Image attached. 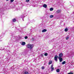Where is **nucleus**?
<instances>
[{"instance_id": "1", "label": "nucleus", "mask_w": 74, "mask_h": 74, "mask_svg": "<svg viewBox=\"0 0 74 74\" xmlns=\"http://www.w3.org/2000/svg\"><path fill=\"white\" fill-rule=\"evenodd\" d=\"M26 47L27 48H30L32 49L33 48V45L28 44L27 45Z\"/></svg>"}, {"instance_id": "2", "label": "nucleus", "mask_w": 74, "mask_h": 74, "mask_svg": "<svg viewBox=\"0 0 74 74\" xmlns=\"http://www.w3.org/2000/svg\"><path fill=\"white\" fill-rule=\"evenodd\" d=\"M58 58H59V57H58V56L57 55L55 56L54 58V59L55 60L56 62H57V61H58Z\"/></svg>"}, {"instance_id": "3", "label": "nucleus", "mask_w": 74, "mask_h": 74, "mask_svg": "<svg viewBox=\"0 0 74 74\" xmlns=\"http://www.w3.org/2000/svg\"><path fill=\"white\" fill-rule=\"evenodd\" d=\"M25 16V14L21 16V18H22V21H24V19H23V18H25V16Z\"/></svg>"}, {"instance_id": "4", "label": "nucleus", "mask_w": 74, "mask_h": 74, "mask_svg": "<svg viewBox=\"0 0 74 74\" xmlns=\"http://www.w3.org/2000/svg\"><path fill=\"white\" fill-rule=\"evenodd\" d=\"M62 57H63V53H60L59 54V57H58V58H62Z\"/></svg>"}, {"instance_id": "5", "label": "nucleus", "mask_w": 74, "mask_h": 74, "mask_svg": "<svg viewBox=\"0 0 74 74\" xmlns=\"http://www.w3.org/2000/svg\"><path fill=\"white\" fill-rule=\"evenodd\" d=\"M58 59H59L60 62H62V61L63 60V58H58Z\"/></svg>"}, {"instance_id": "6", "label": "nucleus", "mask_w": 74, "mask_h": 74, "mask_svg": "<svg viewBox=\"0 0 74 74\" xmlns=\"http://www.w3.org/2000/svg\"><path fill=\"white\" fill-rule=\"evenodd\" d=\"M51 71H53L54 69V68L53 67V64H51Z\"/></svg>"}, {"instance_id": "7", "label": "nucleus", "mask_w": 74, "mask_h": 74, "mask_svg": "<svg viewBox=\"0 0 74 74\" xmlns=\"http://www.w3.org/2000/svg\"><path fill=\"white\" fill-rule=\"evenodd\" d=\"M42 7H44V8H47V5L46 4H44L43 5Z\"/></svg>"}, {"instance_id": "8", "label": "nucleus", "mask_w": 74, "mask_h": 74, "mask_svg": "<svg viewBox=\"0 0 74 74\" xmlns=\"http://www.w3.org/2000/svg\"><path fill=\"white\" fill-rule=\"evenodd\" d=\"M47 30L46 29H44L42 31V32L44 33L45 32H47Z\"/></svg>"}, {"instance_id": "9", "label": "nucleus", "mask_w": 74, "mask_h": 74, "mask_svg": "<svg viewBox=\"0 0 74 74\" xmlns=\"http://www.w3.org/2000/svg\"><path fill=\"white\" fill-rule=\"evenodd\" d=\"M25 44H26V43L25 42H23L21 44V45H25Z\"/></svg>"}, {"instance_id": "10", "label": "nucleus", "mask_w": 74, "mask_h": 74, "mask_svg": "<svg viewBox=\"0 0 74 74\" xmlns=\"http://www.w3.org/2000/svg\"><path fill=\"white\" fill-rule=\"evenodd\" d=\"M11 34L12 37H14V36H15L14 34V33H11Z\"/></svg>"}, {"instance_id": "11", "label": "nucleus", "mask_w": 74, "mask_h": 74, "mask_svg": "<svg viewBox=\"0 0 74 74\" xmlns=\"http://www.w3.org/2000/svg\"><path fill=\"white\" fill-rule=\"evenodd\" d=\"M61 11V10H58L56 11L57 13H59Z\"/></svg>"}, {"instance_id": "12", "label": "nucleus", "mask_w": 74, "mask_h": 74, "mask_svg": "<svg viewBox=\"0 0 74 74\" xmlns=\"http://www.w3.org/2000/svg\"><path fill=\"white\" fill-rule=\"evenodd\" d=\"M12 22H16V19L15 18H14L12 19Z\"/></svg>"}, {"instance_id": "13", "label": "nucleus", "mask_w": 74, "mask_h": 74, "mask_svg": "<svg viewBox=\"0 0 74 74\" xmlns=\"http://www.w3.org/2000/svg\"><path fill=\"white\" fill-rule=\"evenodd\" d=\"M56 71L57 73H59V71H60V69H57Z\"/></svg>"}, {"instance_id": "14", "label": "nucleus", "mask_w": 74, "mask_h": 74, "mask_svg": "<svg viewBox=\"0 0 74 74\" xmlns=\"http://www.w3.org/2000/svg\"><path fill=\"white\" fill-rule=\"evenodd\" d=\"M53 8H51L50 9V11H53Z\"/></svg>"}, {"instance_id": "15", "label": "nucleus", "mask_w": 74, "mask_h": 74, "mask_svg": "<svg viewBox=\"0 0 74 74\" xmlns=\"http://www.w3.org/2000/svg\"><path fill=\"white\" fill-rule=\"evenodd\" d=\"M65 32H67L68 31V29H67V28H66L64 29Z\"/></svg>"}, {"instance_id": "16", "label": "nucleus", "mask_w": 74, "mask_h": 74, "mask_svg": "<svg viewBox=\"0 0 74 74\" xmlns=\"http://www.w3.org/2000/svg\"><path fill=\"white\" fill-rule=\"evenodd\" d=\"M24 74H29V73L26 71L24 72Z\"/></svg>"}, {"instance_id": "17", "label": "nucleus", "mask_w": 74, "mask_h": 74, "mask_svg": "<svg viewBox=\"0 0 74 74\" xmlns=\"http://www.w3.org/2000/svg\"><path fill=\"white\" fill-rule=\"evenodd\" d=\"M65 63H66V61H64L62 63V64H64Z\"/></svg>"}, {"instance_id": "18", "label": "nucleus", "mask_w": 74, "mask_h": 74, "mask_svg": "<svg viewBox=\"0 0 74 74\" xmlns=\"http://www.w3.org/2000/svg\"><path fill=\"white\" fill-rule=\"evenodd\" d=\"M53 17V15H51L50 16V17L51 18H52Z\"/></svg>"}, {"instance_id": "19", "label": "nucleus", "mask_w": 74, "mask_h": 74, "mask_svg": "<svg viewBox=\"0 0 74 74\" xmlns=\"http://www.w3.org/2000/svg\"><path fill=\"white\" fill-rule=\"evenodd\" d=\"M44 55H45V56H47L48 53H45L44 54Z\"/></svg>"}, {"instance_id": "20", "label": "nucleus", "mask_w": 74, "mask_h": 74, "mask_svg": "<svg viewBox=\"0 0 74 74\" xmlns=\"http://www.w3.org/2000/svg\"><path fill=\"white\" fill-rule=\"evenodd\" d=\"M42 70H44L45 69V67L44 66H42Z\"/></svg>"}, {"instance_id": "21", "label": "nucleus", "mask_w": 74, "mask_h": 74, "mask_svg": "<svg viewBox=\"0 0 74 74\" xmlns=\"http://www.w3.org/2000/svg\"><path fill=\"white\" fill-rule=\"evenodd\" d=\"M68 74H74V73L73 72H70L69 73H68Z\"/></svg>"}, {"instance_id": "22", "label": "nucleus", "mask_w": 74, "mask_h": 74, "mask_svg": "<svg viewBox=\"0 0 74 74\" xmlns=\"http://www.w3.org/2000/svg\"><path fill=\"white\" fill-rule=\"evenodd\" d=\"M14 1V0H10V3H12V2H13Z\"/></svg>"}, {"instance_id": "23", "label": "nucleus", "mask_w": 74, "mask_h": 74, "mask_svg": "<svg viewBox=\"0 0 74 74\" xmlns=\"http://www.w3.org/2000/svg\"><path fill=\"white\" fill-rule=\"evenodd\" d=\"M52 64V61H50L49 63V64Z\"/></svg>"}, {"instance_id": "24", "label": "nucleus", "mask_w": 74, "mask_h": 74, "mask_svg": "<svg viewBox=\"0 0 74 74\" xmlns=\"http://www.w3.org/2000/svg\"><path fill=\"white\" fill-rule=\"evenodd\" d=\"M32 41H33L34 40V39L33 38H32L31 39Z\"/></svg>"}, {"instance_id": "25", "label": "nucleus", "mask_w": 74, "mask_h": 74, "mask_svg": "<svg viewBox=\"0 0 74 74\" xmlns=\"http://www.w3.org/2000/svg\"><path fill=\"white\" fill-rule=\"evenodd\" d=\"M44 55V54H41L40 55H41V57H43V56H44V55Z\"/></svg>"}, {"instance_id": "26", "label": "nucleus", "mask_w": 74, "mask_h": 74, "mask_svg": "<svg viewBox=\"0 0 74 74\" xmlns=\"http://www.w3.org/2000/svg\"><path fill=\"white\" fill-rule=\"evenodd\" d=\"M29 0H26V1L27 2V3H28V2H29Z\"/></svg>"}, {"instance_id": "27", "label": "nucleus", "mask_w": 74, "mask_h": 74, "mask_svg": "<svg viewBox=\"0 0 74 74\" xmlns=\"http://www.w3.org/2000/svg\"><path fill=\"white\" fill-rule=\"evenodd\" d=\"M69 37H66V40H68V39H69Z\"/></svg>"}, {"instance_id": "28", "label": "nucleus", "mask_w": 74, "mask_h": 74, "mask_svg": "<svg viewBox=\"0 0 74 74\" xmlns=\"http://www.w3.org/2000/svg\"><path fill=\"white\" fill-rule=\"evenodd\" d=\"M21 33H24V32L22 30H21Z\"/></svg>"}, {"instance_id": "29", "label": "nucleus", "mask_w": 74, "mask_h": 74, "mask_svg": "<svg viewBox=\"0 0 74 74\" xmlns=\"http://www.w3.org/2000/svg\"><path fill=\"white\" fill-rule=\"evenodd\" d=\"M33 22V20H31V21H30V22L31 23H32V22Z\"/></svg>"}, {"instance_id": "30", "label": "nucleus", "mask_w": 74, "mask_h": 74, "mask_svg": "<svg viewBox=\"0 0 74 74\" xmlns=\"http://www.w3.org/2000/svg\"><path fill=\"white\" fill-rule=\"evenodd\" d=\"M18 37H21V36H20V35H18Z\"/></svg>"}, {"instance_id": "31", "label": "nucleus", "mask_w": 74, "mask_h": 74, "mask_svg": "<svg viewBox=\"0 0 74 74\" xmlns=\"http://www.w3.org/2000/svg\"><path fill=\"white\" fill-rule=\"evenodd\" d=\"M69 37V35H68L66 37Z\"/></svg>"}, {"instance_id": "32", "label": "nucleus", "mask_w": 74, "mask_h": 74, "mask_svg": "<svg viewBox=\"0 0 74 74\" xmlns=\"http://www.w3.org/2000/svg\"><path fill=\"white\" fill-rule=\"evenodd\" d=\"M27 37H25V39H27Z\"/></svg>"}, {"instance_id": "33", "label": "nucleus", "mask_w": 74, "mask_h": 74, "mask_svg": "<svg viewBox=\"0 0 74 74\" xmlns=\"http://www.w3.org/2000/svg\"><path fill=\"white\" fill-rule=\"evenodd\" d=\"M24 37H27V36H24Z\"/></svg>"}, {"instance_id": "34", "label": "nucleus", "mask_w": 74, "mask_h": 74, "mask_svg": "<svg viewBox=\"0 0 74 74\" xmlns=\"http://www.w3.org/2000/svg\"><path fill=\"white\" fill-rule=\"evenodd\" d=\"M73 30H74V27H73Z\"/></svg>"}, {"instance_id": "35", "label": "nucleus", "mask_w": 74, "mask_h": 74, "mask_svg": "<svg viewBox=\"0 0 74 74\" xmlns=\"http://www.w3.org/2000/svg\"><path fill=\"white\" fill-rule=\"evenodd\" d=\"M29 36H30V33H29Z\"/></svg>"}, {"instance_id": "36", "label": "nucleus", "mask_w": 74, "mask_h": 74, "mask_svg": "<svg viewBox=\"0 0 74 74\" xmlns=\"http://www.w3.org/2000/svg\"><path fill=\"white\" fill-rule=\"evenodd\" d=\"M6 0V1H8V0Z\"/></svg>"}, {"instance_id": "37", "label": "nucleus", "mask_w": 74, "mask_h": 74, "mask_svg": "<svg viewBox=\"0 0 74 74\" xmlns=\"http://www.w3.org/2000/svg\"><path fill=\"white\" fill-rule=\"evenodd\" d=\"M57 19H59V18H58Z\"/></svg>"}]
</instances>
